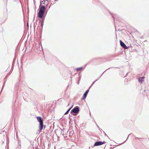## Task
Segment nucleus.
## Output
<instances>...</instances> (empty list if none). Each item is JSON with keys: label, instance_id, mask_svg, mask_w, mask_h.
I'll return each mask as SVG.
<instances>
[{"label": "nucleus", "instance_id": "f257e3e1", "mask_svg": "<svg viewBox=\"0 0 149 149\" xmlns=\"http://www.w3.org/2000/svg\"><path fill=\"white\" fill-rule=\"evenodd\" d=\"M45 9V6L44 5L42 6L41 3H40L39 6L38 12V16L39 19L42 17Z\"/></svg>", "mask_w": 149, "mask_h": 149}, {"label": "nucleus", "instance_id": "f03ea898", "mask_svg": "<svg viewBox=\"0 0 149 149\" xmlns=\"http://www.w3.org/2000/svg\"><path fill=\"white\" fill-rule=\"evenodd\" d=\"M80 108L78 106H76L74 107L70 111V113L73 115L75 116L76 114H77L79 113Z\"/></svg>", "mask_w": 149, "mask_h": 149}, {"label": "nucleus", "instance_id": "7ed1b4c3", "mask_svg": "<svg viewBox=\"0 0 149 149\" xmlns=\"http://www.w3.org/2000/svg\"><path fill=\"white\" fill-rule=\"evenodd\" d=\"M106 142L105 141H95L94 144L93 145V146H91L93 148V147L95 146H99L102 145L105 143H106Z\"/></svg>", "mask_w": 149, "mask_h": 149}, {"label": "nucleus", "instance_id": "20e7f679", "mask_svg": "<svg viewBox=\"0 0 149 149\" xmlns=\"http://www.w3.org/2000/svg\"><path fill=\"white\" fill-rule=\"evenodd\" d=\"M45 125H44L43 124V122L42 123H39V130H38L39 132H40L42 131V130L43 129H45Z\"/></svg>", "mask_w": 149, "mask_h": 149}, {"label": "nucleus", "instance_id": "39448f33", "mask_svg": "<svg viewBox=\"0 0 149 149\" xmlns=\"http://www.w3.org/2000/svg\"><path fill=\"white\" fill-rule=\"evenodd\" d=\"M120 45L121 46L124 48L125 49H127L129 48V46H127V45L121 40L119 41Z\"/></svg>", "mask_w": 149, "mask_h": 149}, {"label": "nucleus", "instance_id": "423d86ee", "mask_svg": "<svg viewBox=\"0 0 149 149\" xmlns=\"http://www.w3.org/2000/svg\"><path fill=\"white\" fill-rule=\"evenodd\" d=\"M109 13L110 15H111V16L112 17L113 19V20L114 21L115 19H116V20H118L119 19V18L118 16L116 14L112 13H111L110 12H109Z\"/></svg>", "mask_w": 149, "mask_h": 149}, {"label": "nucleus", "instance_id": "0eeeda50", "mask_svg": "<svg viewBox=\"0 0 149 149\" xmlns=\"http://www.w3.org/2000/svg\"><path fill=\"white\" fill-rule=\"evenodd\" d=\"M146 85L145 84H143L141 86V90L140 91L141 92H142L143 91V93L145 95V94L146 93V92H145L146 91Z\"/></svg>", "mask_w": 149, "mask_h": 149}, {"label": "nucleus", "instance_id": "6e6552de", "mask_svg": "<svg viewBox=\"0 0 149 149\" xmlns=\"http://www.w3.org/2000/svg\"><path fill=\"white\" fill-rule=\"evenodd\" d=\"M89 89H88L84 93L83 96L81 99L82 100H84L88 94L89 92Z\"/></svg>", "mask_w": 149, "mask_h": 149}, {"label": "nucleus", "instance_id": "1a4fd4ad", "mask_svg": "<svg viewBox=\"0 0 149 149\" xmlns=\"http://www.w3.org/2000/svg\"><path fill=\"white\" fill-rule=\"evenodd\" d=\"M88 63L87 64H86L84 65V66H82L79 68H77L75 69V70L77 71H81L84 70L87 64H88Z\"/></svg>", "mask_w": 149, "mask_h": 149}, {"label": "nucleus", "instance_id": "9d476101", "mask_svg": "<svg viewBox=\"0 0 149 149\" xmlns=\"http://www.w3.org/2000/svg\"><path fill=\"white\" fill-rule=\"evenodd\" d=\"M145 77L144 76L140 77L138 78V82L139 83H142L144 80Z\"/></svg>", "mask_w": 149, "mask_h": 149}, {"label": "nucleus", "instance_id": "9b49d317", "mask_svg": "<svg viewBox=\"0 0 149 149\" xmlns=\"http://www.w3.org/2000/svg\"><path fill=\"white\" fill-rule=\"evenodd\" d=\"M36 118L38 121L39 123L43 122V119L40 116H37L36 117Z\"/></svg>", "mask_w": 149, "mask_h": 149}, {"label": "nucleus", "instance_id": "f8f14e48", "mask_svg": "<svg viewBox=\"0 0 149 149\" xmlns=\"http://www.w3.org/2000/svg\"><path fill=\"white\" fill-rule=\"evenodd\" d=\"M78 79L77 80V84H79V81L81 80V74L80 73H79L78 74Z\"/></svg>", "mask_w": 149, "mask_h": 149}, {"label": "nucleus", "instance_id": "ddd939ff", "mask_svg": "<svg viewBox=\"0 0 149 149\" xmlns=\"http://www.w3.org/2000/svg\"><path fill=\"white\" fill-rule=\"evenodd\" d=\"M73 105H72L71 106L65 113L64 115H66V114H68L69 113L70 111V110L73 107Z\"/></svg>", "mask_w": 149, "mask_h": 149}, {"label": "nucleus", "instance_id": "4468645a", "mask_svg": "<svg viewBox=\"0 0 149 149\" xmlns=\"http://www.w3.org/2000/svg\"><path fill=\"white\" fill-rule=\"evenodd\" d=\"M45 17H43L41 18H40L39 19L38 18V19L41 22V23H44V19H45Z\"/></svg>", "mask_w": 149, "mask_h": 149}, {"label": "nucleus", "instance_id": "2eb2a0df", "mask_svg": "<svg viewBox=\"0 0 149 149\" xmlns=\"http://www.w3.org/2000/svg\"><path fill=\"white\" fill-rule=\"evenodd\" d=\"M60 133L61 135H62L63 136L64 135V131L63 130L61 129L60 131Z\"/></svg>", "mask_w": 149, "mask_h": 149}, {"label": "nucleus", "instance_id": "dca6fc26", "mask_svg": "<svg viewBox=\"0 0 149 149\" xmlns=\"http://www.w3.org/2000/svg\"><path fill=\"white\" fill-rule=\"evenodd\" d=\"M44 1V2L42 3L44 4H45L46 3V2L47 3V4H46V6H47L48 5V0H44L43 1H42V2H43Z\"/></svg>", "mask_w": 149, "mask_h": 149}, {"label": "nucleus", "instance_id": "f3484780", "mask_svg": "<svg viewBox=\"0 0 149 149\" xmlns=\"http://www.w3.org/2000/svg\"><path fill=\"white\" fill-rule=\"evenodd\" d=\"M111 68H108L107 69V70H106L105 71H104L103 73H102L100 76V77H99V78H98V79H99L102 76V75H103V74L104 73V72L106 70H107L110 69Z\"/></svg>", "mask_w": 149, "mask_h": 149}, {"label": "nucleus", "instance_id": "a211bd4d", "mask_svg": "<svg viewBox=\"0 0 149 149\" xmlns=\"http://www.w3.org/2000/svg\"><path fill=\"white\" fill-rule=\"evenodd\" d=\"M130 134H129L128 135V136L127 137V139H126V140L124 142H123V143H121L120 144H122L123 143H125L126 141L127 140L129 136L130 135Z\"/></svg>", "mask_w": 149, "mask_h": 149}, {"label": "nucleus", "instance_id": "6ab92c4d", "mask_svg": "<svg viewBox=\"0 0 149 149\" xmlns=\"http://www.w3.org/2000/svg\"><path fill=\"white\" fill-rule=\"evenodd\" d=\"M99 79H96L95 81H94L93 83H92L91 84V86H92L93 85L95 84V82L97 81Z\"/></svg>", "mask_w": 149, "mask_h": 149}, {"label": "nucleus", "instance_id": "aec40b11", "mask_svg": "<svg viewBox=\"0 0 149 149\" xmlns=\"http://www.w3.org/2000/svg\"><path fill=\"white\" fill-rule=\"evenodd\" d=\"M43 25H44V23H41L40 26H41V27H42V29H41V31H42V29Z\"/></svg>", "mask_w": 149, "mask_h": 149}, {"label": "nucleus", "instance_id": "412c9836", "mask_svg": "<svg viewBox=\"0 0 149 149\" xmlns=\"http://www.w3.org/2000/svg\"><path fill=\"white\" fill-rule=\"evenodd\" d=\"M95 124H96V125L97 126V127L99 129H100V128L99 127V126L97 125V123H96V122L95 121Z\"/></svg>", "mask_w": 149, "mask_h": 149}, {"label": "nucleus", "instance_id": "4be33fe9", "mask_svg": "<svg viewBox=\"0 0 149 149\" xmlns=\"http://www.w3.org/2000/svg\"><path fill=\"white\" fill-rule=\"evenodd\" d=\"M104 135L105 136H107L108 137L109 139V136L107 135L105 133Z\"/></svg>", "mask_w": 149, "mask_h": 149}, {"label": "nucleus", "instance_id": "5701e85b", "mask_svg": "<svg viewBox=\"0 0 149 149\" xmlns=\"http://www.w3.org/2000/svg\"><path fill=\"white\" fill-rule=\"evenodd\" d=\"M10 74L9 73L7 74L6 76V77H8V76H9V75Z\"/></svg>", "mask_w": 149, "mask_h": 149}, {"label": "nucleus", "instance_id": "b1692460", "mask_svg": "<svg viewBox=\"0 0 149 149\" xmlns=\"http://www.w3.org/2000/svg\"><path fill=\"white\" fill-rule=\"evenodd\" d=\"M92 86H91V85L89 86V87L88 88V89L89 90V89H90L91 88V87Z\"/></svg>", "mask_w": 149, "mask_h": 149}, {"label": "nucleus", "instance_id": "393cba45", "mask_svg": "<svg viewBox=\"0 0 149 149\" xmlns=\"http://www.w3.org/2000/svg\"><path fill=\"white\" fill-rule=\"evenodd\" d=\"M17 85H16V86H15V90H17Z\"/></svg>", "mask_w": 149, "mask_h": 149}, {"label": "nucleus", "instance_id": "a878e982", "mask_svg": "<svg viewBox=\"0 0 149 149\" xmlns=\"http://www.w3.org/2000/svg\"><path fill=\"white\" fill-rule=\"evenodd\" d=\"M72 76H70V78H71V81H72Z\"/></svg>", "mask_w": 149, "mask_h": 149}, {"label": "nucleus", "instance_id": "bb28decb", "mask_svg": "<svg viewBox=\"0 0 149 149\" xmlns=\"http://www.w3.org/2000/svg\"><path fill=\"white\" fill-rule=\"evenodd\" d=\"M69 118L70 119V121L72 120V119L71 118H70V116L69 117Z\"/></svg>", "mask_w": 149, "mask_h": 149}, {"label": "nucleus", "instance_id": "cd10ccee", "mask_svg": "<svg viewBox=\"0 0 149 149\" xmlns=\"http://www.w3.org/2000/svg\"><path fill=\"white\" fill-rule=\"evenodd\" d=\"M114 148V147H113V148H112V147H110V149H113Z\"/></svg>", "mask_w": 149, "mask_h": 149}, {"label": "nucleus", "instance_id": "c85d7f7f", "mask_svg": "<svg viewBox=\"0 0 149 149\" xmlns=\"http://www.w3.org/2000/svg\"><path fill=\"white\" fill-rule=\"evenodd\" d=\"M33 1H34V4H35V3L36 2L35 0H33Z\"/></svg>", "mask_w": 149, "mask_h": 149}, {"label": "nucleus", "instance_id": "c756f323", "mask_svg": "<svg viewBox=\"0 0 149 149\" xmlns=\"http://www.w3.org/2000/svg\"><path fill=\"white\" fill-rule=\"evenodd\" d=\"M129 46V47H132V45L131 44H130V46Z\"/></svg>", "mask_w": 149, "mask_h": 149}, {"label": "nucleus", "instance_id": "7c9ffc66", "mask_svg": "<svg viewBox=\"0 0 149 149\" xmlns=\"http://www.w3.org/2000/svg\"><path fill=\"white\" fill-rule=\"evenodd\" d=\"M128 74V73H127L126 74V75H125V76H126L127 75V74Z\"/></svg>", "mask_w": 149, "mask_h": 149}, {"label": "nucleus", "instance_id": "2f4dec72", "mask_svg": "<svg viewBox=\"0 0 149 149\" xmlns=\"http://www.w3.org/2000/svg\"><path fill=\"white\" fill-rule=\"evenodd\" d=\"M104 133L105 134V133L104 131H103Z\"/></svg>", "mask_w": 149, "mask_h": 149}, {"label": "nucleus", "instance_id": "473e14b6", "mask_svg": "<svg viewBox=\"0 0 149 149\" xmlns=\"http://www.w3.org/2000/svg\"><path fill=\"white\" fill-rule=\"evenodd\" d=\"M109 140H111V139H109Z\"/></svg>", "mask_w": 149, "mask_h": 149}, {"label": "nucleus", "instance_id": "72a5a7b5", "mask_svg": "<svg viewBox=\"0 0 149 149\" xmlns=\"http://www.w3.org/2000/svg\"><path fill=\"white\" fill-rule=\"evenodd\" d=\"M109 140H111V139H109Z\"/></svg>", "mask_w": 149, "mask_h": 149}, {"label": "nucleus", "instance_id": "f704fd0d", "mask_svg": "<svg viewBox=\"0 0 149 149\" xmlns=\"http://www.w3.org/2000/svg\"><path fill=\"white\" fill-rule=\"evenodd\" d=\"M109 140H111V139H109Z\"/></svg>", "mask_w": 149, "mask_h": 149}]
</instances>
